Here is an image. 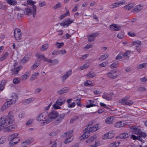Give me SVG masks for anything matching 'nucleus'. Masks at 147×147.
<instances>
[{
	"label": "nucleus",
	"instance_id": "obj_33",
	"mask_svg": "<svg viewBox=\"0 0 147 147\" xmlns=\"http://www.w3.org/2000/svg\"><path fill=\"white\" fill-rule=\"evenodd\" d=\"M30 59V57L29 55H26L22 59L21 61L23 63H25L26 62L28 61Z\"/></svg>",
	"mask_w": 147,
	"mask_h": 147
},
{
	"label": "nucleus",
	"instance_id": "obj_43",
	"mask_svg": "<svg viewBox=\"0 0 147 147\" xmlns=\"http://www.w3.org/2000/svg\"><path fill=\"white\" fill-rule=\"evenodd\" d=\"M84 84L86 86H93L92 82L90 80H88L85 82L84 83Z\"/></svg>",
	"mask_w": 147,
	"mask_h": 147
},
{
	"label": "nucleus",
	"instance_id": "obj_45",
	"mask_svg": "<svg viewBox=\"0 0 147 147\" xmlns=\"http://www.w3.org/2000/svg\"><path fill=\"white\" fill-rule=\"evenodd\" d=\"M6 137L5 136H2L0 138V144L4 143L6 141Z\"/></svg>",
	"mask_w": 147,
	"mask_h": 147
},
{
	"label": "nucleus",
	"instance_id": "obj_44",
	"mask_svg": "<svg viewBox=\"0 0 147 147\" xmlns=\"http://www.w3.org/2000/svg\"><path fill=\"white\" fill-rule=\"evenodd\" d=\"M89 66V63H86L84 64L82 66H81L80 69L81 70H82L84 69H86L88 68Z\"/></svg>",
	"mask_w": 147,
	"mask_h": 147
},
{
	"label": "nucleus",
	"instance_id": "obj_53",
	"mask_svg": "<svg viewBox=\"0 0 147 147\" xmlns=\"http://www.w3.org/2000/svg\"><path fill=\"white\" fill-rule=\"evenodd\" d=\"M64 45V44L63 42L59 43L57 42L55 44V45H56L57 47L58 48H59L61 47Z\"/></svg>",
	"mask_w": 147,
	"mask_h": 147
},
{
	"label": "nucleus",
	"instance_id": "obj_7",
	"mask_svg": "<svg viewBox=\"0 0 147 147\" xmlns=\"http://www.w3.org/2000/svg\"><path fill=\"white\" fill-rule=\"evenodd\" d=\"M47 115V112H44L39 115L36 118V119L38 121H44V123L46 124V120L47 119V117L46 115Z\"/></svg>",
	"mask_w": 147,
	"mask_h": 147
},
{
	"label": "nucleus",
	"instance_id": "obj_26",
	"mask_svg": "<svg viewBox=\"0 0 147 147\" xmlns=\"http://www.w3.org/2000/svg\"><path fill=\"white\" fill-rule=\"evenodd\" d=\"M130 98V97L126 96L119 101V103L122 105H125L128 100Z\"/></svg>",
	"mask_w": 147,
	"mask_h": 147
},
{
	"label": "nucleus",
	"instance_id": "obj_59",
	"mask_svg": "<svg viewBox=\"0 0 147 147\" xmlns=\"http://www.w3.org/2000/svg\"><path fill=\"white\" fill-rule=\"evenodd\" d=\"M65 50H61L58 51L59 54L61 55H63L66 53Z\"/></svg>",
	"mask_w": 147,
	"mask_h": 147
},
{
	"label": "nucleus",
	"instance_id": "obj_17",
	"mask_svg": "<svg viewBox=\"0 0 147 147\" xmlns=\"http://www.w3.org/2000/svg\"><path fill=\"white\" fill-rule=\"evenodd\" d=\"M73 21L74 20H70V19H67L65 20L63 22L61 23L60 24L61 26H63L68 27L71 23L73 22Z\"/></svg>",
	"mask_w": 147,
	"mask_h": 147
},
{
	"label": "nucleus",
	"instance_id": "obj_54",
	"mask_svg": "<svg viewBox=\"0 0 147 147\" xmlns=\"http://www.w3.org/2000/svg\"><path fill=\"white\" fill-rule=\"evenodd\" d=\"M134 104V102L131 100H128L125 105L130 106Z\"/></svg>",
	"mask_w": 147,
	"mask_h": 147
},
{
	"label": "nucleus",
	"instance_id": "obj_48",
	"mask_svg": "<svg viewBox=\"0 0 147 147\" xmlns=\"http://www.w3.org/2000/svg\"><path fill=\"white\" fill-rule=\"evenodd\" d=\"M146 66L147 64L146 63H143L139 65L138 66V69H141L145 67Z\"/></svg>",
	"mask_w": 147,
	"mask_h": 147
},
{
	"label": "nucleus",
	"instance_id": "obj_34",
	"mask_svg": "<svg viewBox=\"0 0 147 147\" xmlns=\"http://www.w3.org/2000/svg\"><path fill=\"white\" fill-rule=\"evenodd\" d=\"M109 56L108 54H105L104 55H101L98 59V60L99 61H102L106 59Z\"/></svg>",
	"mask_w": 147,
	"mask_h": 147
},
{
	"label": "nucleus",
	"instance_id": "obj_27",
	"mask_svg": "<svg viewBox=\"0 0 147 147\" xmlns=\"http://www.w3.org/2000/svg\"><path fill=\"white\" fill-rule=\"evenodd\" d=\"M96 76V73L94 71H91L88 73L86 76L88 79H90Z\"/></svg>",
	"mask_w": 147,
	"mask_h": 147
},
{
	"label": "nucleus",
	"instance_id": "obj_25",
	"mask_svg": "<svg viewBox=\"0 0 147 147\" xmlns=\"http://www.w3.org/2000/svg\"><path fill=\"white\" fill-rule=\"evenodd\" d=\"M125 124L123 121H119L114 124V126L116 127L119 128L124 127Z\"/></svg>",
	"mask_w": 147,
	"mask_h": 147
},
{
	"label": "nucleus",
	"instance_id": "obj_21",
	"mask_svg": "<svg viewBox=\"0 0 147 147\" xmlns=\"http://www.w3.org/2000/svg\"><path fill=\"white\" fill-rule=\"evenodd\" d=\"M109 28L112 30L116 31H119L121 28L120 26H118L116 24H112L110 26Z\"/></svg>",
	"mask_w": 147,
	"mask_h": 147
},
{
	"label": "nucleus",
	"instance_id": "obj_31",
	"mask_svg": "<svg viewBox=\"0 0 147 147\" xmlns=\"http://www.w3.org/2000/svg\"><path fill=\"white\" fill-rule=\"evenodd\" d=\"M68 89L66 88H64L63 89L58 91V93L59 95H61L67 92Z\"/></svg>",
	"mask_w": 147,
	"mask_h": 147
},
{
	"label": "nucleus",
	"instance_id": "obj_52",
	"mask_svg": "<svg viewBox=\"0 0 147 147\" xmlns=\"http://www.w3.org/2000/svg\"><path fill=\"white\" fill-rule=\"evenodd\" d=\"M81 99L80 98L77 99L75 100L76 101L77 105L80 107L82 106V104H81Z\"/></svg>",
	"mask_w": 147,
	"mask_h": 147
},
{
	"label": "nucleus",
	"instance_id": "obj_6",
	"mask_svg": "<svg viewBox=\"0 0 147 147\" xmlns=\"http://www.w3.org/2000/svg\"><path fill=\"white\" fill-rule=\"evenodd\" d=\"M22 66L18 65V63L17 62L14 63L11 69L12 74H17L22 68Z\"/></svg>",
	"mask_w": 147,
	"mask_h": 147
},
{
	"label": "nucleus",
	"instance_id": "obj_36",
	"mask_svg": "<svg viewBox=\"0 0 147 147\" xmlns=\"http://www.w3.org/2000/svg\"><path fill=\"white\" fill-rule=\"evenodd\" d=\"M6 1L8 4L13 5H15L17 3V1L16 0H7Z\"/></svg>",
	"mask_w": 147,
	"mask_h": 147
},
{
	"label": "nucleus",
	"instance_id": "obj_13",
	"mask_svg": "<svg viewBox=\"0 0 147 147\" xmlns=\"http://www.w3.org/2000/svg\"><path fill=\"white\" fill-rule=\"evenodd\" d=\"M114 134L111 131H109L104 134L102 136V139L104 140L111 139L114 137Z\"/></svg>",
	"mask_w": 147,
	"mask_h": 147
},
{
	"label": "nucleus",
	"instance_id": "obj_37",
	"mask_svg": "<svg viewBox=\"0 0 147 147\" xmlns=\"http://www.w3.org/2000/svg\"><path fill=\"white\" fill-rule=\"evenodd\" d=\"M87 130L86 128L84 130L85 132L82 136V137L84 138H87L90 136V132Z\"/></svg>",
	"mask_w": 147,
	"mask_h": 147
},
{
	"label": "nucleus",
	"instance_id": "obj_42",
	"mask_svg": "<svg viewBox=\"0 0 147 147\" xmlns=\"http://www.w3.org/2000/svg\"><path fill=\"white\" fill-rule=\"evenodd\" d=\"M49 47V45L48 44H45L43 45L41 48V51H43L46 50Z\"/></svg>",
	"mask_w": 147,
	"mask_h": 147
},
{
	"label": "nucleus",
	"instance_id": "obj_16",
	"mask_svg": "<svg viewBox=\"0 0 147 147\" xmlns=\"http://www.w3.org/2000/svg\"><path fill=\"white\" fill-rule=\"evenodd\" d=\"M65 116V115L64 114H61L59 115L58 114V116L56 118V123L57 124L60 123Z\"/></svg>",
	"mask_w": 147,
	"mask_h": 147
},
{
	"label": "nucleus",
	"instance_id": "obj_8",
	"mask_svg": "<svg viewBox=\"0 0 147 147\" xmlns=\"http://www.w3.org/2000/svg\"><path fill=\"white\" fill-rule=\"evenodd\" d=\"M73 131L71 130L65 133L67 135L66 137H67V136H69L65 140L64 143L65 144H67L73 140V137L71 135V134Z\"/></svg>",
	"mask_w": 147,
	"mask_h": 147
},
{
	"label": "nucleus",
	"instance_id": "obj_41",
	"mask_svg": "<svg viewBox=\"0 0 147 147\" xmlns=\"http://www.w3.org/2000/svg\"><path fill=\"white\" fill-rule=\"evenodd\" d=\"M36 57L40 60L45 59V57L43 55H41L39 53H37L36 55Z\"/></svg>",
	"mask_w": 147,
	"mask_h": 147
},
{
	"label": "nucleus",
	"instance_id": "obj_4",
	"mask_svg": "<svg viewBox=\"0 0 147 147\" xmlns=\"http://www.w3.org/2000/svg\"><path fill=\"white\" fill-rule=\"evenodd\" d=\"M58 112L55 110H53L51 111L48 114V117L46 121V124L49 123L53 119L56 118L58 116Z\"/></svg>",
	"mask_w": 147,
	"mask_h": 147
},
{
	"label": "nucleus",
	"instance_id": "obj_29",
	"mask_svg": "<svg viewBox=\"0 0 147 147\" xmlns=\"http://www.w3.org/2000/svg\"><path fill=\"white\" fill-rule=\"evenodd\" d=\"M6 80H2L0 83V92L2 91L4 88V85L6 83Z\"/></svg>",
	"mask_w": 147,
	"mask_h": 147
},
{
	"label": "nucleus",
	"instance_id": "obj_14",
	"mask_svg": "<svg viewBox=\"0 0 147 147\" xmlns=\"http://www.w3.org/2000/svg\"><path fill=\"white\" fill-rule=\"evenodd\" d=\"M114 96V94L112 92L109 94L105 93L102 95V97L104 99L109 101L111 100Z\"/></svg>",
	"mask_w": 147,
	"mask_h": 147
},
{
	"label": "nucleus",
	"instance_id": "obj_62",
	"mask_svg": "<svg viewBox=\"0 0 147 147\" xmlns=\"http://www.w3.org/2000/svg\"><path fill=\"white\" fill-rule=\"evenodd\" d=\"M140 136L142 137L145 138L146 136V134L144 132L141 131L140 134H139Z\"/></svg>",
	"mask_w": 147,
	"mask_h": 147
},
{
	"label": "nucleus",
	"instance_id": "obj_19",
	"mask_svg": "<svg viewBox=\"0 0 147 147\" xmlns=\"http://www.w3.org/2000/svg\"><path fill=\"white\" fill-rule=\"evenodd\" d=\"M35 100L34 97H31L29 98L26 99L22 101V103L24 105H28L34 101Z\"/></svg>",
	"mask_w": 147,
	"mask_h": 147
},
{
	"label": "nucleus",
	"instance_id": "obj_28",
	"mask_svg": "<svg viewBox=\"0 0 147 147\" xmlns=\"http://www.w3.org/2000/svg\"><path fill=\"white\" fill-rule=\"evenodd\" d=\"M16 127L15 125H11L5 128V131L7 132L13 131Z\"/></svg>",
	"mask_w": 147,
	"mask_h": 147
},
{
	"label": "nucleus",
	"instance_id": "obj_32",
	"mask_svg": "<svg viewBox=\"0 0 147 147\" xmlns=\"http://www.w3.org/2000/svg\"><path fill=\"white\" fill-rule=\"evenodd\" d=\"M9 54L8 52H6L0 57V61H2L5 59L9 56Z\"/></svg>",
	"mask_w": 147,
	"mask_h": 147
},
{
	"label": "nucleus",
	"instance_id": "obj_1",
	"mask_svg": "<svg viewBox=\"0 0 147 147\" xmlns=\"http://www.w3.org/2000/svg\"><path fill=\"white\" fill-rule=\"evenodd\" d=\"M15 118L12 113L9 111L6 117L3 116L0 119V131L6 128L9 124L12 123L15 121Z\"/></svg>",
	"mask_w": 147,
	"mask_h": 147
},
{
	"label": "nucleus",
	"instance_id": "obj_15",
	"mask_svg": "<svg viewBox=\"0 0 147 147\" xmlns=\"http://www.w3.org/2000/svg\"><path fill=\"white\" fill-rule=\"evenodd\" d=\"M64 104V103L62 101H59L57 100L55 102L53 105V107L55 109H60L61 108V107L60 106H61Z\"/></svg>",
	"mask_w": 147,
	"mask_h": 147
},
{
	"label": "nucleus",
	"instance_id": "obj_50",
	"mask_svg": "<svg viewBox=\"0 0 147 147\" xmlns=\"http://www.w3.org/2000/svg\"><path fill=\"white\" fill-rule=\"evenodd\" d=\"M108 63L107 62H104L99 65V67H105L107 65Z\"/></svg>",
	"mask_w": 147,
	"mask_h": 147
},
{
	"label": "nucleus",
	"instance_id": "obj_64",
	"mask_svg": "<svg viewBox=\"0 0 147 147\" xmlns=\"http://www.w3.org/2000/svg\"><path fill=\"white\" fill-rule=\"evenodd\" d=\"M99 33L98 32H96L94 33H93L90 34L91 36L93 37L94 38H95L96 37L98 34H99Z\"/></svg>",
	"mask_w": 147,
	"mask_h": 147
},
{
	"label": "nucleus",
	"instance_id": "obj_2",
	"mask_svg": "<svg viewBox=\"0 0 147 147\" xmlns=\"http://www.w3.org/2000/svg\"><path fill=\"white\" fill-rule=\"evenodd\" d=\"M11 97L12 98L10 99V100L7 101L4 104L1 109L2 111H4L11 104L15 103L18 99V96L16 94H13Z\"/></svg>",
	"mask_w": 147,
	"mask_h": 147
},
{
	"label": "nucleus",
	"instance_id": "obj_30",
	"mask_svg": "<svg viewBox=\"0 0 147 147\" xmlns=\"http://www.w3.org/2000/svg\"><path fill=\"white\" fill-rule=\"evenodd\" d=\"M114 117H109L107 118L105 120V122L107 124L112 123L114 122Z\"/></svg>",
	"mask_w": 147,
	"mask_h": 147
},
{
	"label": "nucleus",
	"instance_id": "obj_49",
	"mask_svg": "<svg viewBox=\"0 0 147 147\" xmlns=\"http://www.w3.org/2000/svg\"><path fill=\"white\" fill-rule=\"evenodd\" d=\"M123 57V53L122 52H120L116 57V59L117 60L120 59Z\"/></svg>",
	"mask_w": 147,
	"mask_h": 147
},
{
	"label": "nucleus",
	"instance_id": "obj_60",
	"mask_svg": "<svg viewBox=\"0 0 147 147\" xmlns=\"http://www.w3.org/2000/svg\"><path fill=\"white\" fill-rule=\"evenodd\" d=\"M78 117H76L73 119H72L70 120V122L71 123H73L76 121L78 120Z\"/></svg>",
	"mask_w": 147,
	"mask_h": 147
},
{
	"label": "nucleus",
	"instance_id": "obj_38",
	"mask_svg": "<svg viewBox=\"0 0 147 147\" xmlns=\"http://www.w3.org/2000/svg\"><path fill=\"white\" fill-rule=\"evenodd\" d=\"M119 143L118 142H115L109 144V147H116L118 146Z\"/></svg>",
	"mask_w": 147,
	"mask_h": 147
},
{
	"label": "nucleus",
	"instance_id": "obj_39",
	"mask_svg": "<svg viewBox=\"0 0 147 147\" xmlns=\"http://www.w3.org/2000/svg\"><path fill=\"white\" fill-rule=\"evenodd\" d=\"M39 75L38 73H34L30 78V80L31 81L34 80Z\"/></svg>",
	"mask_w": 147,
	"mask_h": 147
},
{
	"label": "nucleus",
	"instance_id": "obj_12",
	"mask_svg": "<svg viewBox=\"0 0 147 147\" xmlns=\"http://www.w3.org/2000/svg\"><path fill=\"white\" fill-rule=\"evenodd\" d=\"M125 4V0L120 1L116 2L110 5V7L111 8H114L119 7L121 5Z\"/></svg>",
	"mask_w": 147,
	"mask_h": 147
},
{
	"label": "nucleus",
	"instance_id": "obj_40",
	"mask_svg": "<svg viewBox=\"0 0 147 147\" xmlns=\"http://www.w3.org/2000/svg\"><path fill=\"white\" fill-rule=\"evenodd\" d=\"M39 62L38 61H36L34 65L31 67V69H35L39 65Z\"/></svg>",
	"mask_w": 147,
	"mask_h": 147
},
{
	"label": "nucleus",
	"instance_id": "obj_9",
	"mask_svg": "<svg viewBox=\"0 0 147 147\" xmlns=\"http://www.w3.org/2000/svg\"><path fill=\"white\" fill-rule=\"evenodd\" d=\"M99 128V125L98 124L91 127L90 126H88L86 128L88 132L93 133L98 130Z\"/></svg>",
	"mask_w": 147,
	"mask_h": 147
},
{
	"label": "nucleus",
	"instance_id": "obj_10",
	"mask_svg": "<svg viewBox=\"0 0 147 147\" xmlns=\"http://www.w3.org/2000/svg\"><path fill=\"white\" fill-rule=\"evenodd\" d=\"M14 37L17 40H20L22 37L21 31L18 28H16L14 31Z\"/></svg>",
	"mask_w": 147,
	"mask_h": 147
},
{
	"label": "nucleus",
	"instance_id": "obj_63",
	"mask_svg": "<svg viewBox=\"0 0 147 147\" xmlns=\"http://www.w3.org/2000/svg\"><path fill=\"white\" fill-rule=\"evenodd\" d=\"M57 134V131H53L50 133V134H49V136H54L56 135Z\"/></svg>",
	"mask_w": 147,
	"mask_h": 147
},
{
	"label": "nucleus",
	"instance_id": "obj_23",
	"mask_svg": "<svg viewBox=\"0 0 147 147\" xmlns=\"http://www.w3.org/2000/svg\"><path fill=\"white\" fill-rule=\"evenodd\" d=\"M97 138V136L94 135L90 137L86 141V142L88 144H90L94 141Z\"/></svg>",
	"mask_w": 147,
	"mask_h": 147
},
{
	"label": "nucleus",
	"instance_id": "obj_51",
	"mask_svg": "<svg viewBox=\"0 0 147 147\" xmlns=\"http://www.w3.org/2000/svg\"><path fill=\"white\" fill-rule=\"evenodd\" d=\"M57 100H59V101H62V102L65 103L66 99L65 98L62 96H61L59 97Z\"/></svg>",
	"mask_w": 147,
	"mask_h": 147
},
{
	"label": "nucleus",
	"instance_id": "obj_55",
	"mask_svg": "<svg viewBox=\"0 0 147 147\" xmlns=\"http://www.w3.org/2000/svg\"><path fill=\"white\" fill-rule=\"evenodd\" d=\"M131 52L130 51L128 50L127 51L124 53L123 54V57L125 56H127L128 55H129L131 54Z\"/></svg>",
	"mask_w": 147,
	"mask_h": 147
},
{
	"label": "nucleus",
	"instance_id": "obj_22",
	"mask_svg": "<svg viewBox=\"0 0 147 147\" xmlns=\"http://www.w3.org/2000/svg\"><path fill=\"white\" fill-rule=\"evenodd\" d=\"M134 4L132 3H131L128 4L124 6L123 8L126 10H129L132 8L134 6Z\"/></svg>",
	"mask_w": 147,
	"mask_h": 147
},
{
	"label": "nucleus",
	"instance_id": "obj_56",
	"mask_svg": "<svg viewBox=\"0 0 147 147\" xmlns=\"http://www.w3.org/2000/svg\"><path fill=\"white\" fill-rule=\"evenodd\" d=\"M95 40V38L92 37L90 34L88 38V40L89 41L91 42L93 41H94Z\"/></svg>",
	"mask_w": 147,
	"mask_h": 147
},
{
	"label": "nucleus",
	"instance_id": "obj_61",
	"mask_svg": "<svg viewBox=\"0 0 147 147\" xmlns=\"http://www.w3.org/2000/svg\"><path fill=\"white\" fill-rule=\"evenodd\" d=\"M93 47V45L92 44H87L85 47L84 48L86 49H88L92 48Z\"/></svg>",
	"mask_w": 147,
	"mask_h": 147
},
{
	"label": "nucleus",
	"instance_id": "obj_57",
	"mask_svg": "<svg viewBox=\"0 0 147 147\" xmlns=\"http://www.w3.org/2000/svg\"><path fill=\"white\" fill-rule=\"evenodd\" d=\"M100 105L101 107H103L106 109H109V108L107 106V105L104 103L100 102Z\"/></svg>",
	"mask_w": 147,
	"mask_h": 147
},
{
	"label": "nucleus",
	"instance_id": "obj_5",
	"mask_svg": "<svg viewBox=\"0 0 147 147\" xmlns=\"http://www.w3.org/2000/svg\"><path fill=\"white\" fill-rule=\"evenodd\" d=\"M18 135V133H15L10 136V139L11 141L9 143L10 144L13 145L17 143L20 141V138L17 137Z\"/></svg>",
	"mask_w": 147,
	"mask_h": 147
},
{
	"label": "nucleus",
	"instance_id": "obj_18",
	"mask_svg": "<svg viewBox=\"0 0 147 147\" xmlns=\"http://www.w3.org/2000/svg\"><path fill=\"white\" fill-rule=\"evenodd\" d=\"M130 129L134 133L136 134H139L141 131L140 129L136 126H133L130 127Z\"/></svg>",
	"mask_w": 147,
	"mask_h": 147
},
{
	"label": "nucleus",
	"instance_id": "obj_3",
	"mask_svg": "<svg viewBox=\"0 0 147 147\" xmlns=\"http://www.w3.org/2000/svg\"><path fill=\"white\" fill-rule=\"evenodd\" d=\"M36 7L35 5H34L32 8L29 7L25 8L23 10V13L25 15L30 16L33 15L34 18L35 17L36 14Z\"/></svg>",
	"mask_w": 147,
	"mask_h": 147
},
{
	"label": "nucleus",
	"instance_id": "obj_47",
	"mask_svg": "<svg viewBox=\"0 0 147 147\" xmlns=\"http://www.w3.org/2000/svg\"><path fill=\"white\" fill-rule=\"evenodd\" d=\"M13 82L14 84H18L20 82V79L18 78H16L13 80Z\"/></svg>",
	"mask_w": 147,
	"mask_h": 147
},
{
	"label": "nucleus",
	"instance_id": "obj_35",
	"mask_svg": "<svg viewBox=\"0 0 147 147\" xmlns=\"http://www.w3.org/2000/svg\"><path fill=\"white\" fill-rule=\"evenodd\" d=\"M129 136L128 133H125L121 134L119 137L121 139L126 138L128 137Z\"/></svg>",
	"mask_w": 147,
	"mask_h": 147
},
{
	"label": "nucleus",
	"instance_id": "obj_46",
	"mask_svg": "<svg viewBox=\"0 0 147 147\" xmlns=\"http://www.w3.org/2000/svg\"><path fill=\"white\" fill-rule=\"evenodd\" d=\"M62 4L60 2H59L56 5H54L53 8L55 9H56L58 8H60L61 7Z\"/></svg>",
	"mask_w": 147,
	"mask_h": 147
},
{
	"label": "nucleus",
	"instance_id": "obj_58",
	"mask_svg": "<svg viewBox=\"0 0 147 147\" xmlns=\"http://www.w3.org/2000/svg\"><path fill=\"white\" fill-rule=\"evenodd\" d=\"M117 36L119 38L122 39L123 37L124 36L122 33L120 32L118 34Z\"/></svg>",
	"mask_w": 147,
	"mask_h": 147
},
{
	"label": "nucleus",
	"instance_id": "obj_24",
	"mask_svg": "<svg viewBox=\"0 0 147 147\" xmlns=\"http://www.w3.org/2000/svg\"><path fill=\"white\" fill-rule=\"evenodd\" d=\"M71 74V71L69 70L62 77V80L63 81L65 80Z\"/></svg>",
	"mask_w": 147,
	"mask_h": 147
},
{
	"label": "nucleus",
	"instance_id": "obj_11",
	"mask_svg": "<svg viewBox=\"0 0 147 147\" xmlns=\"http://www.w3.org/2000/svg\"><path fill=\"white\" fill-rule=\"evenodd\" d=\"M108 77L111 78L115 79L117 78L119 74L117 73V71L115 70H112L107 74Z\"/></svg>",
	"mask_w": 147,
	"mask_h": 147
},
{
	"label": "nucleus",
	"instance_id": "obj_20",
	"mask_svg": "<svg viewBox=\"0 0 147 147\" xmlns=\"http://www.w3.org/2000/svg\"><path fill=\"white\" fill-rule=\"evenodd\" d=\"M142 9L143 6H141L140 5H137L131 11L132 12L137 13Z\"/></svg>",
	"mask_w": 147,
	"mask_h": 147
}]
</instances>
